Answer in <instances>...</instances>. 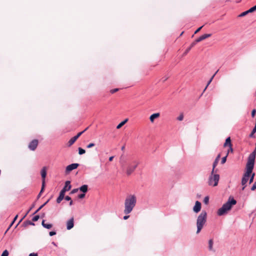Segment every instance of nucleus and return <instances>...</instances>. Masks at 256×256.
<instances>
[{
    "label": "nucleus",
    "instance_id": "obj_29",
    "mask_svg": "<svg viewBox=\"0 0 256 256\" xmlns=\"http://www.w3.org/2000/svg\"><path fill=\"white\" fill-rule=\"evenodd\" d=\"M255 10H256V5L252 7L251 8H250L248 10V12H254Z\"/></svg>",
    "mask_w": 256,
    "mask_h": 256
},
{
    "label": "nucleus",
    "instance_id": "obj_34",
    "mask_svg": "<svg viewBox=\"0 0 256 256\" xmlns=\"http://www.w3.org/2000/svg\"><path fill=\"white\" fill-rule=\"evenodd\" d=\"M248 13H250V12H248V10L246 11H245V12H242L241 14H240L239 15V16L242 17V16H245Z\"/></svg>",
    "mask_w": 256,
    "mask_h": 256
},
{
    "label": "nucleus",
    "instance_id": "obj_20",
    "mask_svg": "<svg viewBox=\"0 0 256 256\" xmlns=\"http://www.w3.org/2000/svg\"><path fill=\"white\" fill-rule=\"evenodd\" d=\"M196 43H195V42L194 41L193 42H192L188 48H186V50H185L184 52V56L186 55L190 50V49L194 46L196 45Z\"/></svg>",
    "mask_w": 256,
    "mask_h": 256
},
{
    "label": "nucleus",
    "instance_id": "obj_51",
    "mask_svg": "<svg viewBox=\"0 0 256 256\" xmlns=\"http://www.w3.org/2000/svg\"><path fill=\"white\" fill-rule=\"evenodd\" d=\"M66 226H67V230H68L72 229L74 226V225H66Z\"/></svg>",
    "mask_w": 256,
    "mask_h": 256
},
{
    "label": "nucleus",
    "instance_id": "obj_38",
    "mask_svg": "<svg viewBox=\"0 0 256 256\" xmlns=\"http://www.w3.org/2000/svg\"><path fill=\"white\" fill-rule=\"evenodd\" d=\"M122 156H121V157H120V163L121 164L122 166H124V162H125V161L122 159Z\"/></svg>",
    "mask_w": 256,
    "mask_h": 256
},
{
    "label": "nucleus",
    "instance_id": "obj_33",
    "mask_svg": "<svg viewBox=\"0 0 256 256\" xmlns=\"http://www.w3.org/2000/svg\"><path fill=\"white\" fill-rule=\"evenodd\" d=\"M8 256V252L6 250H4L2 252V253L1 255V256Z\"/></svg>",
    "mask_w": 256,
    "mask_h": 256
},
{
    "label": "nucleus",
    "instance_id": "obj_24",
    "mask_svg": "<svg viewBox=\"0 0 256 256\" xmlns=\"http://www.w3.org/2000/svg\"><path fill=\"white\" fill-rule=\"evenodd\" d=\"M254 176H255V174L252 172V174H250V175L249 177V178H250L249 184H251L253 182Z\"/></svg>",
    "mask_w": 256,
    "mask_h": 256
},
{
    "label": "nucleus",
    "instance_id": "obj_6",
    "mask_svg": "<svg viewBox=\"0 0 256 256\" xmlns=\"http://www.w3.org/2000/svg\"><path fill=\"white\" fill-rule=\"evenodd\" d=\"M220 180V175L218 174H214V173H211V174L208 180V184L209 186H216L218 185V181Z\"/></svg>",
    "mask_w": 256,
    "mask_h": 256
},
{
    "label": "nucleus",
    "instance_id": "obj_15",
    "mask_svg": "<svg viewBox=\"0 0 256 256\" xmlns=\"http://www.w3.org/2000/svg\"><path fill=\"white\" fill-rule=\"evenodd\" d=\"M160 116V114L159 112L154 113L152 114L150 117V120L152 122H154V119L158 118Z\"/></svg>",
    "mask_w": 256,
    "mask_h": 256
},
{
    "label": "nucleus",
    "instance_id": "obj_60",
    "mask_svg": "<svg viewBox=\"0 0 256 256\" xmlns=\"http://www.w3.org/2000/svg\"><path fill=\"white\" fill-rule=\"evenodd\" d=\"M49 200H48L45 203L43 204V205L44 206L49 202Z\"/></svg>",
    "mask_w": 256,
    "mask_h": 256
},
{
    "label": "nucleus",
    "instance_id": "obj_52",
    "mask_svg": "<svg viewBox=\"0 0 256 256\" xmlns=\"http://www.w3.org/2000/svg\"><path fill=\"white\" fill-rule=\"evenodd\" d=\"M203 27V26H200V28H198L194 32V34L198 33L202 28Z\"/></svg>",
    "mask_w": 256,
    "mask_h": 256
},
{
    "label": "nucleus",
    "instance_id": "obj_7",
    "mask_svg": "<svg viewBox=\"0 0 256 256\" xmlns=\"http://www.w3.org/2000/svg\"><path fill=\"white\" fill-rule=\"evenodd\" d=\"M206 212L205 211H202L197 219L196 224H204L206 221Z\"/></svg>",
    "mask_w": 256,
    "mask_h": 256
},
{
    "label": "nucleus",
    "instance_id": "obj_17",
    "mask_svg": "<svg viewBox=\"0 0 256 256\" xmlns=\"http://www.w3.org/2000/svg\"><path fill=\"white\" fill-rule=\"evenodd\" d=\"M220 156V154H218L213 163V164H212L213 168H212V173H214V168L218 164V162Z\"/></svg>",
    "mask_w": 256,
    "mask_h": 256
},
{
    "label": "nucleus",
    "instance_id": "obj_54",
    "mask_svg": "<svg viewBox=\"0 0 256 256\" xmlns=\"http://www.w3.org/2000/svg\"><path fill=\"white\" fill-rule=\"evenodd\" d=\"M28 256H38V254L36 253H30Z\"/></svg>",
    "mask_w": 256,
    "mask_h": 256
},
{
    "label": "nucleus",
    "instance_id": "obj_39",
    "mask_svg": "<svg viewBox=\"0 0 256 256\" xmlns=\"http://www.w3.org/2000/svg\"><path fill=\"white\" fill-rule=\"evenodd\" d=\"M22 224H34V223L30 221V220H26L24 221Z\"/></svg>",
    "mask_w": 256,
    "mask_h": 256
},
{
    "label": "nucleus",
    "instance_id": "obj_63",
    "mask_svg": "<svg viewBox=\"0 0 256 256\" xmlns=\"http://www.w3.org/2000/svg\"><path fill=\"white\" fill-rule=\"evenodd\" d=\"M45 220H42L41 224H45Z\"/></svg>",
    "mask_w": 256,
    "mask_h": 256
},
{
    "label": "nucleus",
    "instance_id": "obj_57",
    "mask_svg": "<svg viewBox=\"0 0 256 256\" xmlns=\"http://www.w3.org/2000/svg\"><path fill=\"white\" fill-rule=\"evenodd\" d=\"M130 217V216H124L123 218L124 220H127Z\"/></svg>",
    "mask_w": 256,
    "mask_h": 256
},
{
    "label": "nucleus",
    "instance_id": "obj_56",
    "mask_svg": "<svg viewBox=\"0 0 256 256\" xmlns=\"http://www.w3.org/2000/svg\"><path fill=\"white\" fill-rule=\"evenodd\" d=\"M114 158V156H110L109 158V161H110V162L112 161L113 160Z\"/></svg>",
    "mask_w": 256,
    "mask_h": 256
},
{
    "label": "nucleus",
    "instance_id": "obj_64",
    "mask_svg": "<svg viewBox=\"0 0 256 256\" xmlns=\"http://www.w3.org/2000/svg\"><path fill=\"white\" fill-rule=\"evenodd\" d=\"M52 244H54V245H55V246L56 245L54 242H52Z\"/></svg>",
    "mask_w": 256,
    "mask_h": 256
},
{
    "label": "nucleus",
    "instance_id": "obj_8",
    "mask_svg": "<svg viewBox=\"0 0 256 256\" xmlns=\"http://www.w3.org/2000/svg\"><path fill=\"white\" fill-rule=\"evenodd\" d=\"M88 128H86L84 130L81 132H80L79 133H78L76 136H74L72 137V138H71L68 142V146H71L72 144H74V142L76 140L81 136V134L84 132L86 130H87Z\"/></svg>",
    "mask_w": 256,
    "mask_h": 256
},
{
    "label": "nucleus",
    "instance_id": "obj_21",
    "mask_svg": "<svg viewBox=\"0 0 256 256\" xmlns=\"http://www.w3.org/2000/svg\"><path fill=\"white\" fill-rule=\"evenodd\" d=\"M214 242L212 239H210L208 241V250L210 251H213L214 252V250L213 249L212 246H213Z\"/></svg>",
    "mask_w": 256,
    "mask_h": 256
},
{
    "label": "nucleus",
    "instance_id": "obj_32",
    "mask_svg": "<svg viewBox=\"0 0 256 256\" xmlns=\"http://www.w3.org/2000/svg\"><path fill=\"white\" fill-rule=\"evenodd\" d=\"M34 206H32V207L30 208V210H28V212H27V213L22 218L20 219V220L18 221V222L17 224H20L21 222L22 221V220H23V218L26 216V214L29 212V211H30L31 210V209L33 208Z\"/></svg>",
    "mask_w": 256,
    "mask_h": 256
},
{
    "label": "nucleus",
    "instance_id": "obj_44",
    "mask_svg": "<svg viewBox=\"0 0 256 256\" xmlns=\"http://www.w3.org/2000/svg\"><path fill=\"white\" fill-rule=\"evenodd\" d=\"M118 90H119L118 88H114V89L111 90L110 92L111 94H114L116 92H118Z\"/></svg>",
    "mask_w": 256,
    "mask_h": 256
},
{
    "label": "nucleus",
    "instance_id": "obj_59",
    "mask_svg": "<svg viewBox=\"0 0 256 256\" xmlns=\"http://www.w3.org/2000/svg\"><path fill=\"white\" fill-rule=\"evenodd\" d=\"M230 150L232 152L233 151L232 146L231 147H230V150H228V152H229Z\"/></svg>",
    "mask_w": 256,
    "mask_h": 256
},
{
    "label": "nucleus",
    "instance_id": "obj_19",
    "mask_svg": "<svg viewBox=\"0 0 256 256\" xmlns=\"http://www.w3.org/2000/svg\"><path fill=\"white\" fill-rule=\"evenodd\" d=\"M64 193H62L61 192H60L59 196L56 199V202L58 204H60L62 200L64 198Z\"/></svg>",
    "mask_w": 256,
    "mask_h": 256
},
{
    "label": "nucleus",
    "instance_id": "obj_49",
    "mask_svg": "<svg viewBox=\"0 0 256 256\" xmlns=\"http://www.w3.org/2000/svg\"><path fill=\"white\" fill-rule=\"evenodd\" d=\"M256 189V182L254 183L252 187L251 188L252 190H254Z\"/></svg>",
    "mask_w": 256,
    "mask_h": 256
},
{
    "label": "nucleus",
    "instance_id": "obj_41",
    "mask_svg": "<svg viewBox=\"0 0 256 256\" xmlns=\"http://www.w3.org/2000/svg\"><path fill=\"white\" fill-rule=\"evenodd\" d=\"M94 143H90L86 146V148H90L94 146Z\"/></svg>",
    "mask_w": 256,
    "mask_h": 256
},
{
    "label": "nucleus",
    "instance_id": "obj_36",
    "mask_svg": "<svg viewBox=\"0 0 256 256\" xmlns=\"http://www.w3.org/2000/svg\"><path fill=\"white\" fill-rule=\"evenodd\" d=\"M209 201V198L208 196H206L204 198V202L205 204H207L208 202Z\"/></svg>",
    "mask_w": 256,
    "mask_h": 256
},
{
    "label": "nucleus",
    "instance_id": "obj_25",
    "mask_svg": "<svg viewBox=\"0 0 256 256\" xmlns=\"http://www.w3.org/2000/svg\"><path fill=\"white\" fill-rule=\"evenodd\" d=\"M256 132V126H254V128L252 129L251 133L250 134V137L253 138L254 134Z\"/></svg>",
    "mask_w": 256,
    "mask_h": 256
},
{
    "label": "nucleus",
    "instance_id": "obj_40",
    "mask_svg": "<svg viewBox=\"0 0 256 256\" xmlns=\"http://www.w3.org/2000/svg\"><path fill=\"white\" fill-rule=\"evenodd\" d=\"M168 78V76H165L164 77H163L162 79H161V81L162 82H164L165 81H166Z\"/></svg>",
    "mask_w": 256,
    "mask_h": 256
},
{
    "label": "nucleus",
    "instance_id": "obj_2",
    "mask_svg": "<svg viewBox=\"0 0 256 256\" xmlns=\"http://www.w3.org/2000/svg\"><path fill=\"white\" fill-rule=\"evenodd\" d=\"M136 201L137 198L135 194H130L126 196L124 200V210L126 214H128L132 212L136 206Z\"/></svg>",
    "mask_w": 256,
    "mask_h": 256
},
{
    "label": "nucleus",
    "instance_id": "obj_31",
    "mask_svg": "<svg viewBox=\"0 0 256 256\" xmlns=\"http://www.w3.org/2000/svg\"><path fill=\"white\" fill-rule=\"evenodd\" d=\"M74 218H71L68 220L67 221L66 224H74Z\"/></svg>",
    "mask_w": 256,
    "mask_h": 256
},
{
    "label": "nucleus",
    "instance_id": "obj_27",
    "mask_svg": "<svg viewBox=\"0 0 256 256\" xmlns=\"http://www.w3.org/2000/svg\"><path fill=\"white\" fill-rule=\"evenodd\" d=\"M204 225H197L196 234H198Z\"/></svg>",
    "mask_w": 256,
    "mask_h": 256
},
{
    "label": "nucleus",
    "instance_id": "obj_50",
    "mask_svg": "<svg viewBox=\"0 0 256 256\" xmlns=\"http://www.w3.org/2000/svg\"><path fill=\"white\" fill-rule=\"evenodd\" d=\"M64 198L67 201H70L72 200L71 198L68 196H65Z\"/></svg>",
    "mask_w": 256,
    "mask_h": 256
},
{
    "label": "nucleus",
    "instance_id": "obj_11",
    "mask_svg": "<svg viewBox=\"0 0 256 256\" xmlns=\"http://www.w3.org/2000/svg\"><path fill=\"white\" fill-rule=\"evenodd\" d=\"M38 145V140H34L28 144V148L32 150H34Z\"/></svg>",
    "mask_w": 256,
    "mask_h": 256
},
{
    "label": "nucleus",
    "instance_id": "obj_42",
    "mask_svg": "<svg viewBox=\"0 0 256 256\" xmlns=\"http://www.w3.org/2000/svg\"><path fill=\"white\" fill-rule=\"evenodd\" d=\"M44 228H46L47 229H50L52 228V225H42Z\"/></svg>",
    "mask_w": 256,
    "mask_h": 256
},
{
    "label": "nucleus",
    "instance_id": "obj_23",
    "mask_svg": "<svg viewBox=\"0 0 256 256\" xmlns=\"http://www.w3.org/2000/svg\"><path fill=\"white\" fill-rule=\"evenodd\" d=\"M44 187H45V184H42V188H41V190H40V192H39V194H38V196H37V198H38H38H40V196H41L42 194V192H44Z\"/></svg>",
    "mask_w": 256,
    "mask_h": 256
},
{
    "label": "nucleus",
    "instance_id": "obj_45",
    "mask_svg": "<svg viewBox=\"0 0 256 256\" xmlns=\"http://www.w3.org/2000/svg\"><path fill=\"white\" fill-rule=\"evenodd\" d=\"M85 196V194L84 193H82V194H80L78 196V198H84Z\"/></svg>",
    "mask_w": 256,
    "mask_h": 256
},
{
    "label": "nucleus",
    "instance_id": "obj_1",
    "mask_svg": "<svg viewBox=\"0 0 256 256\" xmlns=\"http://www.w3.org/2000/svg\"><path fill=\"white\" fill-rule=\"evenodd\" d=\"M256 156V148L249 155L248 162L246 164V172L244 174L242 180V184L243 186L242 190H244L246 186L249 177L252 174L254 164V160Z\"/></svg>",
    "mask_w": 256,
    "mask_h": 256
},
{
    "label": "nucleus",
    "instance_id": "obj_43",
    "mask_svg": "<svg viewBox=\"0 0 256 256\" xmlns=\"http://www.w3.org/2000/svg\"><path fill=\"white\" fill-rule=\"evenodd\" d=\"M18 218V216H16L10 222V224H14V223L15 222V221L16 220V218Z\"/></svg>",
    "mask_w": 256,
    "mask_h": 256
},
{
    "label": "nucleus",
    "instance_id": "obj_55",
    "mask_svg": "<svg viewBox=\"0 0 256 256\" xmlns=\"http://www.w3.org/2000/svg\"><path fill=\"white\" fill-rule=\"evenodd\" d=\"M13 225H9V226L8 228H7V230H6V232H5V234L6 232H7L10 228Z\"/></svg>",
    "mask_w": 256,
    "mask_h": 256
},
{
    "label": "nucleus",
    "instance_id": "obj_28",
    "mask_svg": "<svg viewBox=\"0 0 256 256\" xmlns=\"http://www.w3.org/2000/svg\"><path fill=\"white\" fill-rule=\"evenodd\" d=\"M218 70L212 76V77L210 78V79L209 80V81L208 82V84L206 86H208V84H210L212 82V79L214 78V76H216V74L218 73Z\"/></svg>",
    "mask_w": 256,
    "mask_h": 256
},
{
    "label": "nucleus",
    "instance_id": "obj_5",
    "mask_svg": "<svg viewBox=\"0 0 256 256\" xmlns=\"http://www.w3.org/2000/svg\"><path fill=\"white\" fill-rule=\"evenodd\" d=\"M139 164V162L136 160H133L129 163L126 170V174L130 176L135 170Z\"/></svg>",
    "mask_w": 256,
    "mask_h": 256
},
{
    "label": "nucleus",
    "instance_id": "obj_48",
    "mask_svg": "<svg viewBox=\"0 0 256 256\" xmlns=\"http://www.w3.org/2000/svg\"><path fill=\"white\" fill-rule=\"evenodd\" d=\"M49 234H50V236H54V235L56 234V232L54 231V230H53V231H51V232H49Z\"/></svg>",
    "mask_w": 256,
    "mask_h": 256
},
{
    "label": "nucleus",
    "instance_id": "obj_16",
    "mask_svg": "<svg viewBox=\"0 0 256 256\" xmlns=\"http://www.w3.org/2000/svg\"><path fill=\"white\" fill-rule=\"evenodd\" d=\"M78 190L86 194L88 190V186L87 184H84L78 188Z\"/></svg>",
    "mask_w": 256,
    "mask_h": 256
},
{
    "label": "nucleus",
    "instance_id": "obj_9",
    "mask_svg": "<svg viewBox=\"0 0 256 256\" xmlns=\"http://www.w3.org/2000/svg\"><path fill=\"white\" fill-rule=\"evenodd\" d=\"M79 166V164L78 163H73L66 167V172L68 173L72 170L76 169Z\"/></svg>",
    "mask_w": 256,
    "mask_h": 256
},
{
    "label": "nucleus",
    "instance_id": "obj_47",
    "mask_svg": "<svg viewBox=\"0 0 256 256\" xmlns=\"http://www.w3.org/2000/svg\"><path fill=\"white\" fill-rule=\"evenodd\" d=\"M183 118H184V116L182 114L180 115L177 118L178 120H183Z\"/></svg>",
    "mask_w": 256,
    "mask_h": 256
},
{
    "label": "nucleus",
    "instance_id": "obj_62",
    "mask_svg": "<svg viewBox=\"0 0 256 256\" xmlns=\"http://www.w3.org/2000/svg\"><path fill=\"white\" fill-rule=\"evenodd\" d=\"M14 227L13 230L16 229V227L18 226V225H14Z\"/></svg>",
    "mask_w": 256,
    "mask_h": 256
},
{
    "label": "nucleus",
    "instance_id": "obj_53",
    "mask_svg": "<svg viewBox=\"0 0 256 256\" xmlns=\"http://www.w3.org/2000/svg\"><path fill=\"white\" fill-rule=\"evenodd\" d=\"M44 206L42 204L34 213V214L38 212L42 208H43Z\"/></svg>",
    "mask_w": 256,
    "mask_h": 256
},
{
    "label": "nucleus",
    "instance_id": "obj_12",
    "mask_svg": "<svg viewBox=\"0 0 256 256\" xmlns=\"http://www.w3.org/2000/svg\"><path fill=\"white\" fill-rule=\"evenodd\" d=\"M41 176L42 178V184H45V179L46 176V167L44 166L41 170L40 172Z\"/></svg>",
    "mask_w": 256,
    "mask_h": 256
},
{
    "label": "nucleus",
    "instance_id": "obj_13",
    "mask_svg": "<svg viewBox=\"0 0 256 256\" xmlns=\"http://www.w3.org/2000/svg\"><path fill=\"white\" fill-rule=\"evenodd\" d=\"M211 36H212V34H204V35H202V36H200L197 39H196L194 40L195 43L196 44L198 42H199L205 40L206 38L210 37Z\"/></svg>",
    "mask_w": 256,
    "mask_h": 256
},
{
    "label": "nucleus",
    "instance_id": "obj_14",
    "mask_svg": "<svg viewBox=\"0 0 256 256\" xmlns=\"http://www.w3.org/2000/svg\"><path fill=\"white\" fill-rule=\"evenodd\" d=\"M201 206V203L200 202L196 201L195 205L193 208V210L196 213L198 212L200 210Z\"/></svg>",
    "mask_w": 256,
    "mask_h": 256
},
{
    "label": "nucleus",
    "instance_id": "obj_18",
    "mask_svg": "<svg viewBox=\"0 0 256 256\" xmlns=\"http://www.w3.org/2000/svg\"><path fill=\"white\" fill-rule=\"evenodd\" d=\"M227 146H228L229 147H231L232 146L230 137L227 138L225 142L224 143V146L226 147Z\"/></svg>",
    "mask_w": 256,
    "mask_h": 256
},
{
    "label": "nucleus",
    "instance_id": "obj_3",
    "mask_svg": "<svg viewBox=\"0 0 256 256\" xmlns=\"http://www.w3.org/2000/svg\"><path fill=\"white\" fill-rule=\"evenodd\" d=\"M236 204V201L233 198L230 196L228 201L224 204L220 208L218 211V216H222L228 210H230L232 206Z\"/></svg>",
    "mask_w": 256,
    "mask_h": 256
},
{
    "label": "nucleus",
    "instance_id": "obj_61",
    "mask_svg": "<svg viewBox=\"0 0 256 256\" xmlns=\"http://www.w3.org/2000/svg\"><path fill=\"white\" fill-rule=\"evenodd\" d=\"M124 148H125V146H122V147L121 150H124Z\"/></svg>",
    "mask_w": 256,
    "mask_h": 256
},
{
    "label": "nucleus",
    "instance_id": "obj_10",
    "mask_svg": "<svg viewBox=\"0 0 256 256\" xmlns=\"http://www.w3.org/2000/svg\"><path fill=\"white\" fill-rule=\"evenodd\" d=\"M72 186L70 185V182L69 180H67L65 182V184L62 189L60 190V192L64 193L65 194L66 192L70 190Z\"/></svg>",
    "mask_w": 256,
    "mask_h": 256
},
{
    "label": "nucleus",
    "instance_id": "obj_22",
    "mask_svg": "<svg viewBox=\"0 0 256 256\" xmlns=\"http://www.w3.org/2000/svg\"><path fill=\"white\" fill-rule=\"evenodd\" d=\"M128 120V119H126L122 121L121 122H120L116 126V128L119 129L122 126H124Z\"/></svg>",
    "mask_w": 256,
    "mask_h": 256
},
{
    "label": "nucleus",
    "instance_id": "obj_26",
    "mask_svg": "<svg viewBox=\"0 0 256 256\" xmlns=\"http://www.w3.org/2000/svg\"><path fill=\"white\" fill-rule=\"evenodd\" d=\"M78 150V154L80 155H82V154H85V152H86V150L81 148H79Z\"/></svg>",
    "mask_w": 256,
    "mask_h": 256
},
{
    "label": "nucleus",
    "instance_id": "obj_37",
    "mask_svg": "<svg viewBox=\"0 0 256 256\" xmlns=\"http://www.w3.org/2000/svg\"><path fill=\"white\" fill-rule=\"evenodd\" d=\"M78 190V188H74L70 192V194H75L76 192H77Z\"/></svg>",
    "mask_w": 256,
    "mask_h": 256
},
{
    "label": "nucleus",
    "instance_id": "obj_58",
    "mask_svg": "<svg viewBox=\"0 0 256 256\" xmlns=\"http://www.w3.org/2000/svg\"><path fill=\"white\" fill-rule=\"evenodd\" d=\"M73 204V201L71 200L70 202V206H72Z\"/></svg>",
    "mask_w": 256,
    "mask_h": 256
},
{
    "label": "nucleus",
    "instance_id": "obj_30",
    "mask_svg": "<svg viewBox=\"0 0 256 256\" xmlns=\"http://www.w3.org/2000/svg\"><path fill=\"white\" fill-rule=\"evenodd\" d=\"M40 218V216L38 215H36L32 218V222H36Z\"/></svg>",
    "mask_w": 256,
    "mask_h": 256
},
{
    "label": "nucleus",
    "instance_id": "obj_4",
    "mask_svg": "<svg viewBox=\"0 0 256 256\" xmlns=\"http://www.w3.org/2000/svg\"><path fill=\"white\" fill-rule=\"evenodd\" d=\"M236 204V201L233 198L230 196L228 201L224 204L220 208L218 211V216H222L228 210H230L232 206Z\"/></svg>",
    "mask_w": 256,
    "mask_h": 256
},
{
    "label": "nucleus",
    "instance_id": "obj_46",
    "mask_svg": "<svg viewBox=\"0 0 256 256\" xmlns=\"http://www.w3.org/2000/svg\"><path fill=\"white\" fill-rule=\"evenodd\" d=\"M256 114V110L254 109L252 112V116L254 118Z\"/></svg>",
    "mask_w": 256,
    "mask_h": 256
},
{
    "label": "nucleus",
    "instance_id": "obj_35",
    "mask_svg": "<svg viewBox=\"0 0 256 256\" xmlns=\"http://www.w3.org/2000/svg\"><path fill=\"white\" fill-rule=\"evenodd\" d=\"M226 158H227V155L222 158V160H221L222 164H224L226 162Z\"/></svg>",
    "mask_w": 256,
    "mask_h": 256
}]
</instances>
